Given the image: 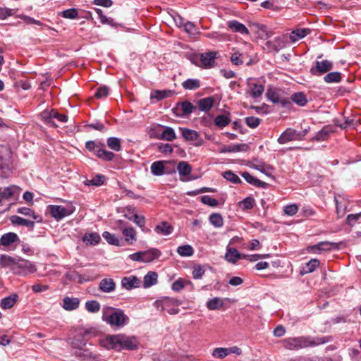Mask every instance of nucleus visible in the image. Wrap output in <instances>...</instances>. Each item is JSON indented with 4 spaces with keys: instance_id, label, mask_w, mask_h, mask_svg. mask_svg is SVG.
<instances>
[{
    "instance_id": "obj_64",
    "label": "nucleus",
    "mask_w": 361,
    "mask_h": 361,
    "mask_svg": "<svg viewBox=\"0 0 361 361\" xmlns=\"http://www.w3.org/2000/svg\"><path fill=\"white\" fill-rule=\"evenodd\" d=\"M201 202L207 204L210 207H216L219 204V202L217 200L212 198L209 195H203L201 197Z\"/></svg>"
},
{
    "instance_id": "obj_24",
    "label": "nucleus",
    "mask_w": 361,
    "mask_h": 361,
    "mask_svg": "<svg viewBox=\"0 0 361 361\" xmlns=\"http://www.w3.org/2000/svg\"><path fill=\"white\" fill-rule=\"evenodd\" d=\"M75 355L80 358L82 361H97L98 358L97 356L93 354L90 350L83 348L82 350H80L79 352H76Z\"/></svg>"
},
{
    "instance_id": "obj_53",
    "label": "nucleus",
    "mask_w": 361,
    "mask_h": 361,
    "mask_svg": "<svg viewBox=\"0 0 361 361\" xmlns=\"http://www.w3.org/2000/svg\"><path fill=\"white\" fill-rule=\"evenodd\" d=\"M255 204V199L252 197L249 196L240 201L239 202V206L243 210H247L253 208Z\"/></svg>"
},
{
    "instance_id": "obj_19",
    "label": "nucleus",
    "mask_w": 361,
    "mask_h": 361,
    "mask_svg": "<svg viewBox=\"0 0 361 361\" xmlns=\"http://www.w3.org/2000/svg\"><path fill=\"white\" fill-rule=\"evenodd\" d=\"M115 288L116 283L111 278L103 279L99 284V289L104 293H111Z\"/></svg>"
},
{
    "instance_id": "obj_2",
    "label": "nucleus",
    "mask_w": 361,
    "mask_h": 361,
    "mask_svg": "<svg viewBox=\"0 0 361 361\" xmlns=\"http://www.w3.org/2000/svg\"><path fill=\"white\" fill-rule=\"evenodd\" d=\"M331 340V336L310 338L307 336H299L287 338L281 343L283 346L289 350H297L309 346H316L324 344Z\"/></svg>"
},
{
    "instance_id": "obj_27",
    "label": "nucleus",
    "mask_w": 361,
    "mask_h": 361,
    "mask_svg": "<svg viewBox=\"0 0 361 361\" xmlns=\"http://www.w3.org/2000/svg\"><path fill=\"white\" fill-rule=\"evenodd\" d=\"M225 259L233 264H235L238 259H243L241 255L235 248L229 247L225 255Z\"/></svg>"
},
{
    "instance_id": "obj_10",
    "label": "nucleus",
    "mask_w": 361,
    "mask_h": 361,
    "mask_svg": "<svg viewBox=\"0 0 361 361\" xmlns=\"http://www.w3.org/2000/svg\"><path fill=\"white\" fill-rule=\"evenodd\" d=\"M35 271H36L35 264L22 258H18L16 267L13 268V273L18 275L33 273Z\"/></svg>"
},
{
    "instance_id": "obj_1",
    "label": "nucleus",
    "mask_w": 361,
    "mask_h": 361,
    "mask_svg": "<svg viewBox=\"0 0 361 361\" xmlns=\"http://www.w3.org/2000/svg\"><path fill=\"white\" fill-rule=\"evenodd\" d=\"M102 345L106 349L121 351L123 349L133 350L137 348V341L135 336L125 334L110 335L101 341Z\"/></svg>"
},
{
    "instance_id": "obj_59",
    "label": "nucleus",
    "mask_w": 361,
    "mask_h": 361,
    "mask_svg": "<svg viewBox=\"0 0 361 361\" xmlns=\"http://www.w3.org/2000/svg\"><path fill=\"white\" fill-rule=\"evenodd\" d=\"M18 11L17 8H8L0 7V19L4 20L9 16H12Z\"/></svg>"
},
{
    "instance_id": "obj_4",
    "label": "nucleus",
    "mask_w": 361,
    "mask_h": 361,
    "mask_svg": "<svg viewBox=\"0 0 361 361\" xmlns=\"http://www.w3.org/2000/svg\"><path fill=\"white\" fill-rule=\"evenodd\" d=\"M85 147L88 151L93 152L98 158L105 161H110L115 157V154L113 152L105 150V145L101 142L89 140L86 142Z\"/></svg>"
},
{
    "instance_id": "obj_12",
    "label": "nucleus",
    "mask_w": 361,
    "mask_h": 361,
    "mask_svg": "<svg viewBox=\"0 0 361 361\" xmlns=\"http://www.w3.org/2000/svg\"><path fill=\"white\" fill-rule=\"evenodd\" d=\"M334 68L333 62L329 60L322 61H317L315 67L311 68L310 72L312 75H321L327 73Z\"/></svg>"
},
{
    "instance_id": "obj_48",
    "label": "nucleus",
    "mask_w": 361,
    "mask_h": 361,
    "mask_svg": "<svg viewBox=\"0 0 361 361\" xmlns=\"http://www.w3.org/2000/svg\"><path fill=\"white\" fill-rule=\"evenodd\" d=\"M206 305L209 310H215L221 308L224 302L221 298L216 297L209 300Z\"/></svg>"
},
{
    "instance_id": "obj_20",
    "label": "nucleus",
    "mask_w": 361,
    "mask_h": 361,
    "mask_svg": "<svg viewBox=\"0 0 361 361\" xmlns=\"http://www.w3.org/2000/svg\"><path fill=\"white\" fill-rule=\"evenodd\" d=\"M242 177L250 184L253 185L256 187L267 188L269 185L267 183L263 182L254 176L250 173L245 171L241 174Z\"/></svg>"
},
{
    "instance_id": "obj_56",
    "label": "nucleus",
    "mask_w": 361,
    "mask_h": 361,
    "mask_svg": "<svg viewBox=\"0 0 361 361\" xmlns=\"http://www.w3.org/2000/svg\"><path fill=\"white\" fill-rule=\"evenodd\" d=\"M222 176L225 179L233 183L240 184L242 183L240 178L231 171H225Z\"/></svg>"
},
{
    "instance_id": "obj_51",
    "label": "nucleus",
    "mask_w": 361,
    "mask_h": 361,
    "mask_svg": "<svg viewBox=\"0 0 361 361\" xmlns=\"http://www.w3.org/2000/svg\"><path fill=\"white\" fill-rule=\"evenodd\" d=\"M209 222L216 228H220L224 225L223 217L219 213H212L209 216Z\"/></svg>"
},
{
    "instance_id": "obj_50",
    "label": "nucleus",
    "mask_w": 361,
    "mask_h": 361,
    "mask_svg": "<svg viewBox=\"0 0 361 361\" xmlns=\"http://www.w3.org/2000/svg\"><path fill=\"white\" fill-rule=\"evenodd\" d=\"M177 253L182 257H190L194 254V249L190 245H184L177 248Z\"/></svg>"
},
{
    "instance_id": "obj_26",
    "label": "nucleus",
    "mask_w": 361,
    "mask_h": 361,
    "mask_svg": "<svg viewBox=\"0 0 361 361\" xmlns=\"http://www.w3.org/2000/svg\"><path fill=\"white\" fill-rule=\"evenodd\" d=\"M310 33V29L309 28H300L293 30L290 34V39L292 42L302 39Z\"/></svg>"
},
{
    "instance_id": "obj_62",
    "label": "nucleus",
    "mask_w": 361,
    "mask_h": 361,
    "mask_svg": "<svg viewBox=\"0 0 361 361\" xmlns=\"http://www.w3.org/2000/svg\"><path fill=\"white\" fill-rule=\"evenodd\" d=\"M100 235L97 233H92L84 237V241L90 245H95L100 240Z\"/></svg>"
},
{
    "instance_id": "obj_33",
    "label": "nucleus",
    "mask_w": 361,
    "mask_h": 361,
    "mask_svg": "<svg viewBox=\"0 0 361 361\" xmlns=\"http://www.w3.org/2000/svg\"><path fill=\"white\" fill-rule=\"evenodd\" d=\"M173 228L166 221H162L155 227V231L161 235H167L173 232Z\"/></svg>"
},
{
    "instance_id": "obj_28",
    "label": "nucleus",
    "mask_w": 361,
    "mask_h": 361,
    "mask_svg": "<svg viewBox=\"0 0 361 361\" xmlns=\"http://www.w3.org/2000/svg\"><path fill=\"white\" fill-rule=\"evenodd\" d=\"M18 298L17 294H13L4 298L0 302V307L4 310H8L13 307Z\"/></svg>"
},
{
    "instance_id": "obj_58",
    "label": "nucleus",
    "mask_w": 361,
    "mask_h": 361,
    "mask_svg": "<svg viewBox=\"0 0 361 361\" xmlns=\"http://www.w3.org/2000/svg\"><path fill=\"white\" fill-rule=\"evenodd\" d=\"M85 307L90 312H97L100 310V304L97 300H89L85 303Z\"/></svg>"
},
{
    "instance_id": "obj_45",
    "label": "nucleus",
    "mask_w": 361,
    "mask_h": 361,
    "mask_svg": "<svg viewBox=\"0 0 361 361\" xmlns=\"http://www.w3.org/2000/svg\"><path fill=\"white\" fill-rule=\"evenodd\" d=\"M177 170L180 176H187L190 174L192 168L187 161H181L178 164Z\"/></svg>"
},
{
    "instance_id": "obj_6",
    "label": "nucleus",
    "mask_w": 361,
    "mask_h": 361,
    "mask_svg": "<svg viewBox=\"0 0 361 361\" xmlns=\"http://www.w3.org/2000/svg\"><path fill=\"white\" fill-rule=\"evenodd\" d=\"M91 332L90 329H78L73 337L68 338V343L73 348L82 350Z\"/></svg>"
},
{
    "instance_id": "obj_16",
    "label": "nucleus",
    "mask_w": 361,
    "mask_h": 361,
    "mask_svg": "<svg viewBox=\"0 0 361 361\" xmlns=\"http://www.w3.org/2000/svg\"><path fill=\"white\" fill-rule=\"evenodd\" d=\"M140 280L135 276H125L121 280V286L126 290L140 287Z\"/></svg>"
},
{
    "instance_id": "obj_57",
    "label": "nucleus",
    "mask_w": 361,
    "mask_h": 361,
    "mask_svg": "<svg viewBox=\"0 0 361 361\" xmlns=\"http://www.w3.org/2000/svg\"><path fill=\"white\" fill-rule=\"evenodd\" d=\"M97 14L98 15L100 21L102 24H109L112 27H117V23H114L113 19H109L106 16L103 14V12L99 8L94 9Z\"/></svg>"
},
{
    "instance_id": "obj_32",
    "label": "nucleus",
    "mask_w": 361,
    "mask_h": 361,
    "mask_svg": "<svg viewBox=\"0 0 361 361\" xmlns=\"http://www.w3.org/2000/svg\"><path fill=\"white\" fill-rule=\"evenodd\" d=\"M17 260L18 258L2 255L0 257V265L2 267H10L11 270L13 271V268L16 267Z\"/></svg>"
},
{
    "instance_id": "obj_34",
    "label": "nucleus",
    "mask_w": 361,
    "mask_h": 361,
    "mask_svg": "<svg viewBox=\"0 0 361 361\" xmlns=\"http://www.w3.org/2000/svg\"><path fill=\"white\" fill-rule=\"evenodd\" d=\"M214 102L212 97L201 99L198 101V108L202 111H208L213 106Z\"/></svg>"
},
{
    "instance_id": "obj_47",
    "label": "nucleus",
    "mask_w": 361,
    "mask_h": 361,
    "mask_svg": "<svg viewBox=\"0 0 361 361\" xmlns=\"http://www.w3.org/2000/svg\"><path fill=\"white\" fill-rule=\"evenodd\" d=\"M341 74L340 72H330L324 77V80L326 83L340 82L341 81Z\"/></svg>"
},
{
    "instance_id": "obj_49",
    "label": "nucleus",
    "mask_w": 361,
    "mask_h": 361,
    "mask_svg": "<svg viewBox=\"0 0 361 361\" xmlns=\"http://www.w3.org/2000/svg\"><path fill=\"white\" fill-rule=\"evenodd\" d=\"M106 143L108 147L116 152L121 149V140L116 137H110L107 139Z\"/></svg>"
},
{
    "instance_id": "obj_7",
    "label": "nucleus",
    "mask_w": 361,
    "mask_h": 361,
    "mask_svg": "<svg viewBox=\"0 0 361 361\" xmlns=\"http://www.w3.org/2000/svg\"><path fill=\"white\" fill-rule=\"evenodd\" d=\"M47 209L51 216L56 221H59L72 214L75 211V207L73 205H68L66 207L61 205H49Z\"/></svg>"
},
{
    "instance_id": "obj_30",
    "label": "nucleus",
    "mask_w": 361,
    "mask_h": 361,
    "mask_svg": "<svg viewBox=\"0 0 361 361\" xmlns=\"http://www.w3.org/2000/svg\"><path fill=\"white\" fill-rule=\"evenodd\" d=\"M17 212L24 216H30L33 221L41 223L42 222V218L41 216L35 213L31 209L27 207H20L18 209Z\"/></svg>"
},
{
    "instance_id": "obj_37",
    "label": "nucleus",
    "mask_w": 361,
    "mask_h": 361,
    "mask_svg": "<svg viewBox=\"0 0 361 361\" xmlns=\"http://www.w3.org/2000/svg\"><path fill=\"white\" fill-rule=\"evenodd\" d=\"M319 261L317 259H312L307 263H306L305 267L302 268L300 271V274L302 275L312 273L319 266Z\"/></svg>"
},
{
    "instance_id": "obj_29",
    "label": "nucleus",
    "mask_w": 361,
    "mask_h": 361,
    "mask_svg": "<svg viewBox=\"0 0 361 361\" xmlns=\"http://www.w3.org/2000/svg\"><path fill=\"white\" fill-rule=\"evenodd\" d=\"M172 90H155L152 92L150 99H155L157 102L161 101L165 98L170 97L173 94Z\"/></svg>"
},
{
    "instance_id": "obj_15",
    "label": "nucleus",
    "mask_w": 361,
    "mask_h": 361,
    "mask_svg": "<svg viewBox=\"0 0 361 361\" xmlns=\"http://www.w3.org/2000/svg\"><path fill=\"white\" fill-rule=\"evenodd\" d=\"M10 221L14 226H23L28 228L30 231L34 229L35 221L33 220L26 219L20 216L13 215L9 218Z\"/></svg>"
},
{
    "instance_id": "obj_23",
    "label": "nucleus",
    "mask_w": 361,
    "mask_h": 361,
    "mask_svg": "<svg viewBox=\"0 0 361 361\" xmlns=\"http://www.w3.org/2000/svg\"><path fill=\"white\" fill-rule=\"evenodd\" d=\"M164 161H157L152 164L150 166L151 172L154 176H160L166 173L164 166Z\"/></svg>"
},
{
    "instance_id": "obj_61",
    "label": "nucleus",
    "mask_w": 361,
    "mask_h": 361,
    "mask_svg": "<svg viewBox=\"0 0 361 361\" xmlns=\"http://www.w3.org/2000/svg\"><path fill=\"white\" fill-rule=\"evenodd\" d=\"M253 168L267 176H269L273 171V167L271 166L265 164L255 165Z\"/></svg>"
},
{
    "instance_id": "obj_63",
    "label": "nucleus",
    "mask_w": 361,
    "mask_h": 361,
    "mask_svg": "<svg viewBox=\"0 0 361 361\" xmlns=\"http://www.w3.org/2000/svg\"><path fill=\"white\" fill-rule=\"evenodd\" d=\"M229 355L228 348H216L213 350L212 355L217 358H224Z\"/></svg>"
},
{
    "instance_id": "obj_5",
    "label": "nucleus",
    "mask_w": 361,
    "mask_h": 361,
    "mask_svg": "<svg viewBox=\"0 0 361 361\" xmlns=\"http://www.w3.org/2000/svg\"><path fill=\"white\" fill-rule=\"evenodd\" d=\"M11 154L8 147L0 145V170L4 176H7L11 171Z\"/></svg>"
},
{
    "instance_id": "obj_52",
    "label": "nucleus",
    "mask_w": 361,
    "mask_h": 361,
    "mask_svg": "<svg viewBox=\"0 0 361 361\" xmlns=\"http://www.w3.org/2000/svg\"><path fill=\"white\" fill-rule=\"evenodd\" d=\"M231 122V119L228 116L226 115H218L214 119V123L216 126L222 128L228 126Z\"/></svg>"
},
{
    "instance_id": "obj_43",
    "label": "nucleus",
    "mask_w": 361,
    "mask_h": 361,
    "mask_svg": "<svg viewBox=\"0 0 361 361\" xmlns=\"http://www.w3.org/2000/svg\"><path fill=\"white\" fill-rule=\"evenodd\" d=\"M179 129L182 133V136L187 140L194 141L199 137L197 132L194 130L185 128H179Z\"/></svg>"
},
{
    "instance_id": "obj_44",
    "label": "nucleus",
    "mask_w": 361,
    "mask_h": 361,
    "mask_svg": "<svg viewBox=\"0 0 361 361\" xmlns=\"http://www.w3.org/2000/svg\"><path fill=\"white\" fill-rule=\"evenodd\" d=\"M106 180V177L102 174H97L92 179L86 180L84 182L85 185H94V186H100L104 184V180Z\"/></svg>"
},
{
    "instance_id": "obj_31",
    "label": "nucleus",
    "mask_w": 361,
    "mask_h": 361,
    "mask_svg": "<svg viewBox=\"0 0 361 361\" xmlns=\"http://www.w3.org/2000/svg\"><path fill=\"white\" fill-rule=\"evenodd\" d=\"M275 51H279L286 46V40L284 37H276L274 42H267V43Z\"/></svg>"
},
{
    "instance_id": "obj_11",
    "label": "nucleus",
    "mask_w": 361,
    "mask_h": 361,
    "mask_svg": "<svg viewBox=\"0 0 361 361\" xmlns=\"http://www.w3.org/2000/svg\"><path fill=\"white\" fill-rule=\"evenodd\" d=\"M266 94L269 100L272 102L274 104H281L283 108L289 109L293 106L291 101L288 98L281 97L276 91L271 89H269Z\"/></svg>"
},
{
    "instance_id": "obj_41",
    "label": "nucleus",
    "mask_w": 361,
    "mask_h": 361,
    "mask_svg": "<svg viewBox=\"0 0 361 361\" xmlns=\"http://www.w3.org/2000/svg\"><path fill=\"white\" fill-rule=\"evenodd\" d=\"M122 233L128 244L132 245L136 240V232L133 227L125 228Z\"/></svg>"
},
{
    "instance_id": "obj_40",
    "label": "nucleus",
    "mask_w": 361,
    "mask_h": 361,
    "mask_svg": "<svg viewBox=\"0 0 361 361\" xmlns=\"http://www.w3.org/2000/svg\"><path fill=\"white\" fill-rule=\"evenodd\" d=\"M290 100L300 106H305L307 103L306 95L302 92L294 93Z\"/></svg>"
},
{
    "instance_id": "obj_22",
    "label": "nucleus",
    "mask_w": 361,
    "mask_h": 361,
    "mask_svg": "<svg viewBox=\"0 0 361 361\" xmlns=\"http://www.w3.org/2000/svg\"><path fill=\"white\" fill-rule=\"evenodd\" d=\"M16 242H20V238L16 233L12 232L4 234L0 238V245L3 246H9Z\"/></svg>"
},
{
    "instance_id": "obj_3",
    "label": "nucleus",
    "mask_w": 361,
    "mask_h": 361,
    "mask_svg": "<svg viewBox=\"0 0 361 361\" xmlns=\"http://www.w3.org/2000/svg\"><path fill=\"white\" fill-rule=\"evenodd\" d=\"M102 320L111 326L122 328L128 324L129 317L123 310L107 306L103 308Z\"/></svg>"
},
{
    "instance_id": "obj_25",
    "label": "nucleus",
    "mask_w": 361,
    "mask_h": 361,
    "mask_svg": "<svg viewBox=\"0 0 361 361\" xmlns=\"http://www.w3.org/2000/svg\"><path fill=\"white\" fill-rule=\"evenodd\" d=\"M80 304V300L77 298L65 297L63 300V307L66 310H76Z\"/></svg>"
},
{
    "instance_id": "obj_38",
    "label": "nucleus",
    "mask_w": 361,
    "mask_h": 361,
    "mask_svg": "<svg viewBox=\"0 0 361 361\" xmlns=\"http://www.w3.org/2000/svg\"><path fill=\"white\" fill-rule=\"evenodd\" d=\"M158 275L154 271L148 272L144 277L143 287L149 288L157 283Z\"/></svg>"
},
{
    "instance_id": "obj_36",
    "label": "nucleus",
    "mask_w": 361,
    "mask_h": 361,
    "mask_svg": "<svg viewBox=\"0 0 361 361\" xmlns=\"http://www.w3.org/2000/svg\"><path fill=\"white\" fill-rule=\"evenodd\" d=\"M102 237L110 245H116V246H122L123 245V243H121L122 239L119 238L115 234H112L108 231H104L102 233Z\"/></svg>"
},
{
    "instance_id": "obj_42",
    "label": "nucleus",
    "mask_w": 361,
    "mask_h": 361,
    "mask_svg": "<svg viewBox=\"0 0 361 361\" xmlns=\"http://www.w3.org/2000/svg\"><path fill=\"white\" fill-rule=\"evenodd\" d=\"M187 285H190L192 288L193 287V284L191 281L179 278L172 283L171 288L176 292H179Z\"/></svg>"
},
{
    "instance_id": "obj_39",
    "label": "nucleus",
    "mask_w": 361,
    "mask_h": 361,
    "mask_svg": "<svg viewBox=\"0 0 361 361\" xmlns=\"http://www.w3.org/2000/svg\"><path fill=\"white\" fill-rule=\"evenodd\" d=\"M159 140L173 141L176 138V133L171 127H165L164 130L158 136Z\"/></svg>"
},
{
    "instance_id": "obj_13",
    "label": "nucleus",
    "mask_w": 361,
    "mask_h": 361,
    "mask_svg": "<svg viewBox=\"0 0 361 361\" xmlns=\"http://www.w3.org/2000/svg\"><path fill=\"white\" fill-rule=\"evenodd\" d=\"M216 54L217 53L215 51L202 53L200 56V66L204 68H212L215 63Z\"/></svg>"
},
{
    "instance_id": "obj_54",
    "label": "nucleus",
    "mask_w": 361,
    "mask_h": 361,
    "mask_svg": "<svg viewBox=\"0 0 361 361\" xmlns=\"http://www.w3.org/2000/svg\"><path fill=\"white\" fill-rule=\"evenodd\" d=\"M169 303L176 304V305H180L179 301L176 299H167L163 302V307H162V308L164 310H166L170 314H178L179 312V310L178 308L173 307L171 309H167V306H168Z\"/></svg>"
},
{
    "instance_id": "obj_17",
    "label": "nucleus",
    "mask_w": 361,
    "mask_h": 361,
    "mask_svg": "<svg viewBox=\"0 0 361 361\" xmlns=\"http://www.w3.org/2000/svg\"><path fill=\"white\" fill-rule=\"evenodd\" d=\"M228 27L235 32H238L242 35H249V30L245 25L238 22V20H233L227 22Z\"/></svg>"
},
{
    "instance_id": "obj_46",
    "label": "nucleus",
    "mask_w": 361,
    "mask_h": 361,
    "mask_svg": "<svg viewBox=\"0 0 361 361\" xmlns=\"http://www.w3.org/2000/svg\"><path fill=\"white\" fill-rule=\"evenodd\" d=\"M185 90H195L200 87V82L198 79L190 78L182 82Z\"/></svg>"
},
{
    "instance_id": "obj_35",
    "label": "nucleus",
    "mask_w": 361,
    "mask_h": 361,
    "mask_svg": "<svg viewBox=\"0 0 361 361\" xmlns=\"http://www.w3.org/2000/svg\"><path fill=\"white\" fill-rule=\"evenodd\" d=\"M264 91L263 85L254 83L250 90H247L246 94H250L252 98L260 97Z\"/></svg>"
},
{
    "instance_id": "obj_9",
    "label": "nucleus",
    "mask_w": 361,
    "mask_h": 361,
    "mask_svg": "<svg viewBox=\"0 0 361 361\" xmlns=\"http://www.w3.org/2000/svg\"><path fill=\"white\" fill-rule=\"evenodd\" d=\"M40 117L45 123L50 126H56L53 121L54 118L62 123H66L68 121L66 115L59 114L56 109L44 110L40 114Z\"/></svg>"
},
{
    "instance_id": "obj_14",
    "label": "nucleus",
    "mask_w": 361,
    "mask_h": 361,
    "mask_svg": "<svg viewBox=\"0 0 361 361\" xmlns=\"http://www.w3.org/2000/svg\"><path fill=\"white\" fill-rule=\"evenodd\" d=\"M197 109V106H194L189 101H184L178 103L174 109L175 111H180V116H188L194 112Z\"/></svg>"
},
{
    "instance_id": "obj_21",
    "label": "nucleus",
    "mask_w": 361,
    "mask_h": 361,
    "mask_svg": "<svg viewBox=\"0 0 361 361\" xmlns=\"http://www.w3.org/2000/svg\"><path fill=\"white\" fill-rule=\"evenodd\" d=\"M249 149V146L245 143L235 144L228 146H225L220 149L221 153L226 152H247Z\"/></svg>"
},
{
    "instance_id": "obj_60",
    "label": "nucleus",
    "mask_w": 361,
    "mask_h": 361,
    "mask_svg": "<svg viewBox=\"0 0 361 361\" xmlns=\"http://www.w3.org/2000/svg\"><path fill=\"white\" fill-rule=\"evenodd\" d=\"M109 94V88L106 86H101L99 87L97 91L94 93V97L97 99H104L106 98Z\"/></svg>"
},
{
    "instance_id": "obj_8",
    "label": "nucleus",
    "mask_w": 361,
    "mask_h": 361,
    "mask_svg": "<svg viewBox=\"0 0 361 361\" xmlns=\"http://www.w3.org/2000/svg\"><path fill=\"white\" fill-rule=\"evenodd\" d=\"M308 130L305 129L302 131H297L295 129L288 128L283 131L278 138L279 144H285L294 140H301L307 134Z\"/></svg>"
},
{
    "instance_id": "obj_55",
    "label": "nucleus",
    "mask_w": 361,
    "mask_h": 361,
    "mask_svg": "<svg viewBox=\"0 0 361 361\" xmlns=\"http://www.w3.org/2000/svg\"><path fill=\"white\" fill-rule=\"evenodd\" d=\"M334 245H336V243L324 241V242L319 243L317 245L310 247V249L311 250H317L319 252H320L322 250H331V246Z\"/></svg>"
},
{
    "instance_id": "obj_18",
    "label": "nucleus",
    "mask_w": 361,
    "mask_h": 361,
    "mask_svg": "<svg viewBox=\"0 0 361 361\" xmlns=\"http://www.w3.org/2000/svg\"><path fill=\"white\" fill-rule=\"evenodd\" d=\"M161 252L157 248H151L146 251H142L143 258L142 262L148 263L158 259Z\"/></svg>"
}]
</instances>
